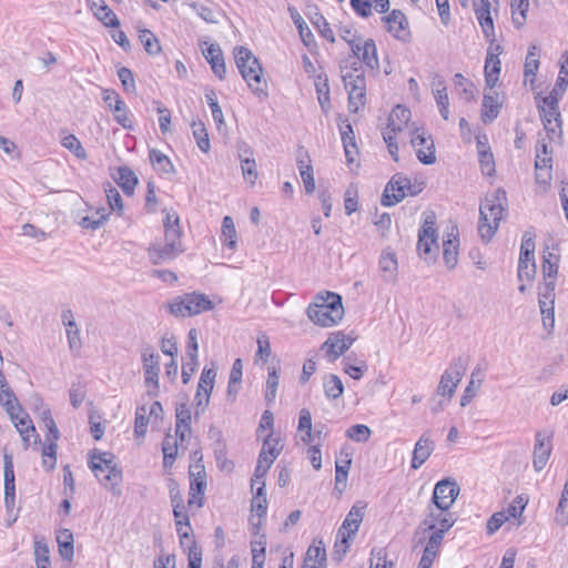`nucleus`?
I'll use <instances>...</instances> for the list:
<instances>
[{
    "label": "nucleus",
    "instance_id": "f257e3e1",
    "mask_svg": "<svg viewBox=\"0 0 568 568\" xmlns=\"http://www.w3.org/2000/svg\"><path fill=\"white\" fill-rule=\"evenodd\" d=\"M341 77L348 93V109L357 113L366 103V80L359 61L347 57L339 63Z\"/></svg>",
    "mask_w": 568,
    "mask_h": 568
},
{
    "label": "nucleus",
    "instance_id": "f03ea898",
    "mask_svg": "<svg viewBox=\"0 0 568 568\" xmlns=\"http://www.w3.org/2000/svg\"><path fill=\"white\" fill-rule=\"evenodd\" d=\"M507 203L506 192L501 189L487 195L479 206L478 234L488 243L495 235L503 219Z\"/></svg>",
    "mask_w": 568,
    "mask_h": 568
},
{
    "label": "nucleus",
    "instance_id": "7ed1b4c3",
    "mask_svg": "<svg viewBox=\"0 0 568 568\" xmlns=\"http://www.w3.org/2000/svg\"><path fill=\"white\" fill-rule=\"evenodd\" d=\"M344 315L342 297L327 292L326 296L317 295L316 302L307 308L308 318L316 325L331 327L338 323Z\"/></svg>",
    "mask_w": 568,
    "mask_h": 568
},
{
    "label": "nucleus",
    "instance_id": "20e7f679",
    "mask_svg": "<svg viewBox=\"0 0 568 568\" xmlns=\"http://www.w3.org/2000/svg\"><path fill=\"white\" fill-rule=\"evenodd\" d=\"M428 509V516L415 530L414 540L417 541L413 546V549H416L419 544L424 542L427 532H430L429 536L439 535L440 540L443 541L445 532L448 531L455 523L453 515L448 510H437L434 505H429Z\"/></svg>",
    "mask_w": 568,
    "mask_h": 568
},
{
    "label": "nucleus",
    "instance_id": "39448f33",
    "mask_svg": "<svg viewBox=\"0 0 568 568\" xmlns=\"http://www.w3.org/2000/svg\"><path fill=\"white\" fill-rule=\"evenodd\" d=\"M191 463L189 466L190 491L189 507L201 508L203 506L204 493L206 489V471L203 464V455L201 450H194L191 454Z\"/></svg>",
    "mask_w": 568,
    "mask_h": 568
},
{
    "label": "nucleus",
    "instance_id": "423d86ee",
    "mask_svg": "<svg viewBox=\"0 0 568 568\" xmlns=\"http://www.w3.org/2000/svg\"><path fill=\"white\" fill-rule=\"evenodd\" d=\"M175 434H166L165 438L162 443V453H163V470L168 476L169 488H170V497L172 503V513L174 517V524L178 526V493L174 488V478H173V466L178 458V423L175 424Z\"/></svg>",
    "mask_w": 568,
    "mask_h": 568
},
{
    "label": "nucleus",
    "instance_id": "0eeeda50",
    "mask_svg": "<svg viewBox=\"0 0 568 568\" xmlns=\"http://www.w3.org/2000/svg\"><path fill=\"white\" fill-rule=\"evenodd\" d=\"M90 468L99 481L106 488H114L122 480V471L113 463V455L110 453L93 454L90 459Z\"/></svg>",
    "mask_w": 568,
    "mask_h": 568
},
{
    "label": "nucleus",
    "instance_id": "6e6552de",
    "mask_svg": "<svg viewBox=\"0 0 568 568\" xmlns=\"http://www.w3.org/2000/svg\"><path fill=\"white\" fill-rule=\"evenodd\" d=\"M236 67L253 91L260 90L262 67L253 53L245 47H236L234 50Z\"/></svg>",
    "mask_w": 568,
    "mask_h": 568
},
{
    "label": "nucleus",
    "instance_id": "1a4fd4ad",
    "mask_svg": "<svg viewBox=\"0 0 568 568\" xmlns=\"http://www.w3.org/2000/svg\"><path fill=\"white\" fill-rule=\"evenodd\" d=\"M364 506L354 505L344 519L342 527L337 532V541L335 544V558L339 561L347 552L349 539L357 532L359 525L364 518Z\"/></svg>",
    "mask_w": 568,
    "mask_h": 568
},
{
    "label": "nucleus",
    "instance_id": "9d476101",
    "mask_svg": "<svg viewBox=\"0 0 568 568\" xmlns=\"http://www.w3.org/2000/svg\"><path fill=\"white\" fill-rule=\"evenodd\" d=\"M422 191L412 184L403 173H396L390 181L386 184L382 196V204L384 206H393L405 199L407 195H417Z\"/></svg>",
    "mask_w": 568,
    "mask_h": 568
},
{
    "label": "nucleus",
    "instance_id": "9b49d317",
    "mask_svg": "<svg viewBox=\"0 0 568 568\" xmlns=\"http://www.w3.org/2000/svg\"><path fill=\"white\" fill-rule=\"evenodd\" d=\"M165 230V245L163 247H152L149 251L150 260L153 264H160L175 257V239L178 236V215L166 213L163 221Z\"/></svg>",
    "mask_w": 568,
    "mask_h": 568
},
{
    "label": "nucleus",
    "instance_id": "f8f14e48",
    "mask_svg": "<svg viewBox=\"0 0 568 568\" xmlns=\"http://www.w3.org/2000/svg\"><path fill=\"white\" fill-rule=\"evenodd\" d=\"M180 546L187 556V568H201L203 560L202 547L192 535L189 516L180 511Z\"/></svg>",
    "mask_w": 568,
    "mask_h": 568
},
{
    "label": "nucleus",
    "instance_id": "ddd939ff",
    "mask_svg": "<svg viewBox=\"0 0 568 568\" xmlns=\"http://www.w3.org/2000/svg\"><path fill=\"white\" fill-rule=\"evenodd\" d=\"M468 365V358L458 356L453 359L448 368L443 373L437 386V394L447 397L449 400L459 382L462 381Z\"/></svg>",
    "mask_w": 568,
    "mask_h": 568
},
{
    "label": "nucleus",
    "instance_id": "4468645a",
    "mask_svg": "<svg viewBox=\"0 0 568 568\" xmlns=\"http://www.w3.org/2000/svg\"><path fill=\"white\" fill-rule=\"evenodd\" d=\"M460 488L455 480H439L434 488L432 503L437 510H449L459 495Z\"/></svg>",
    "mask_w": 568,
    "mask_h": 568
},
{
    "label": "nucleus",
    "instance_id": "2eb2a0df",
    "mask_svg": "<svg viewBox=\"0 0 568 568\" xmlns=\"http://www.w3.org/2000/svg\"><path fill=\"white\" fill-rule=\"evenodd\" d=\"M410 144L423 164L429 165L436 162L435 144L430 135L426 136L418 129L410 130Z\"/></svg>",
    "mask_w": 568,
    "mask_h": 568
},
{
    "label": "nucleus",
    "instance_id": "dca6fc26",
    "mask_svg": "<svg viewBox=\"0 0 568 568\" xmlns=\"http://www.w3.org/2000/svg\"><path fill=\"white\" fill-rule=\"evenodd\" d=\"M437 231L435 229V216L428 215L425 217L422 227L418 231L417 251L419 255H427L432 252L433 246L437 251Z\"/></svg>",
    "mask_w": 568,
    "mask_h": 568
},
{
    "label": "nucleus",
    "instance_id": "f3484780",
    "mask_svg": "<svg viewBox=\"0 0 568 568\" xmlns=\"http://www.w3.org/2000/svg\"><path fill=\"white\" fill-rule=\"evenodd\" d=\"M212 308L213 303L204 294L189 293L180 297V314L183 316H194Z\"/></svg>",
    "mask_w": 568,
    "mask_h": 568
},
{
    "label": "nucleus",
    "instance_id": "a211bd4d",
    "mask_svg": "<svg viewBox=\"0 0 568 568\" xmlns=\"http://www.w3.org/2000/svg\"><path fill=\"white\" fill-rule=\"evenodd\" d=\"M493 2L498 3V0H479L478 2H474L476 18L483 30L484 37L490 43L495 41V28L490 12Z\"/></svg>",
    "mask_w": 568,
    "mask_h": 568
},
{
    "label": "nucleus",
    "instance_id": "6ab92c4d",
    "mask_svg": "<svg viewBox=\"0 0 568 568\" xmlns=\"http://www.w3.org/2000/svg\"><path fill=\"white\" fill-rule=\"evenodd\" d=\"M551 434L537 432L535 436L532 466L536 471L545 468L551 454Z\"/></svg>",
    "mask_w": 568,
    "mask_h": 568
},
{
    "label": "nucleus",
    "instance_id": "aec40b11",
    "mask_svg": "<svg viewBox=\"0 0 568 568\" xmlns=\"http://www.w3.org/2000/svg\"><path fill=\"white\" fill-rule=\"evenodd\" d=\"M353 344V338L346 336L342 332L332 333L322 345V349L326 352L329 362H335L343 355Z\"/></svg>",
    "mask_w": 568,
    "mask_h": 568
},
{
    "label": "nucleus",
    "instance_id": "412c9836",
    "mask_svg": "<svg viewBox=\"0 0 568 568\" xmlns=\"http://www.w3.org/2000/svg\"><path fill=\"white\" fill-rule=\"evenodd\" d=\"M500 53V44L494 45V42L490 43L485 61V82L490 90L496 85L500 73V60L498 58Z\"/></svg>",
    "mask_w": 568,
    "mask_h": 568
},
{
    "label": "nucleus",
    "instance_id": "4be33fe9",
    "mask_svg": "<svg viewBox=\"0 0 568 568\" xmlns=\"http://www.w3.org/2000/svg\"><path fill=\"white\" fill-rule=\"evenodd\" d=\"M387 31L398 40H407L409 37L408 20L400 10H393L388 16L382 18Z\"/></svg>",
    "mask_w": 568,
    "mask_h": 568
},
{
    "label": "nucleus",
    "instance_id": "5701e85b",
    "mask_svg": "<svg viewBox=\"0 0 568 568\" xmlns=\"http://www.w3.org/2000/svg\"><path fill=\"white\" fill-rule=\"evenodd\" d=\"M202 51L214 74L223 80L226 74V67L221 47L217 43L204 42Z\"/></svg>",
    "mask_w": 568,
    "mask_h": 568
},
{
    "label": "nucleus",
    "instance_id": "b1692460",
    "mask_svg": "<svg viewBox=\"0 0 568 568\" xmlns=\"http://www.w3.org/2000/svg\"><path fill=\"white\" fill-rule=\"evenodd\" d=\"M13 422L17 430L19 432L22 440L26 445L30 444L31 437H34V443L39 440V435L36 432L33 423L29 415L20 406V410L14 412L13 415H9Z\"/></svg>",
    "mask_w": 568,
    "mask_h": 568
},
{
    "label": "nucleus",
    "instance_id": "393cba45",
    "mask_svg": "<svg viewBox=\"0 0 568 568\" xmlns=\"http://www.w3.org/2000/svg\"><path fill=\"white\" fill-rule=\"evenodd\" d=\"M435 449V443L430 439L427 434H423L419 439L416 442L410 467L412 469H418L430 457L432 453Z\"/></svg>",
    "mask_w": 568,
    "mask_h": 568
},
{
    "label": "nucleus",
    "instance_id": "a878e982",
    "mask_svg": "<svg viewBox=\"0 0 568 568\" xmlns=\"http://www.w3.org/2000/svg\"><path fill=\"white\" fill-rule=\"evenodd\" d=\"M143 369L145 383L150 386H158L159 383V355H156L151 347H145L142 351Z\"/></svg>",
    "mask_w": 568,
    "mask_h": 568
},
{
    "label": "nucleus",
    "instance_id": "bb28decb",
    "mask_svg": "<svg viewBox=\"0 0 568 568\" xmlns=\"http://www.w3.org/2000/svg\"><path fill=\"white\" fill-rule=\"evenodd\" d=\"M450 233L443 240V258L449 270L454 268L458 262V230L452 226Z\"/></svg>",
    "mask_w": 568,
    "mask_h": 568
},
{
    "label": "nucleus",
    "instance_id": "cd10ccee",
    "mask_svg": "<svg viewBox=\"0 0 568 568\" xmlns=\"http://www.w3.org/2000/svg\"><path fill=\"white\" fill-rule=\"evenodd\" d=\"M545 130L550 134L561 133V120L558 104L538 105Z\"/></svg>",
    "mask_w": 568,
    "mask_h": 568
},
{
    "label": "nucleus",
    "instance_id": "c85d7f7f",
    "mask_svg": "<svg viewBox=\"0 0 568 568\" xmlns=\"http://www.w3.org/2000/svg\"><path fill=\"white\" fill-rule=\"evenodd\" d=\"M410 110L403 106L396 105L388 118V124L385 131H392L394 134H402L405 129H408V122L410 120Z\"/></svg>",
    "mask_w": 568,
    "mask_h": 568
},
{
    "label": "nucleus",
    "instance_id": "c756f323",
    "mask_svg": "<svg viewBox=\"0 0 568 568\" xmlns=\"http://www.w3.org/2000/svg\"><path fill=\"white\" fill-rule=\"evenodd\" d=\"M239 158L244 180L251 185H254L258 178V173L252 150L246 145L240 148Z\"/></svg>",
    "mask_w": 568,
    "mask_h": 568
},
{
    "label": "nucleus",
    "instance_id": "7c9ffc66",
    "mask_svg": "<svg viewBox=\"0 0 568 568\" xmlns=\"http://www.w3.org/2000/svg\"><path fill=\"white\" fill-rule=\"evenodd\" d=\"M88 4L94 17L105 27H119L116 14L108 7L104 0H88Z\"/></svg>",
    "mask_w": 568,
    "mask_h": 568
},
{
    "label": "nucleus",
    "instance_id": "2f4dec72",
    "mask_svg": "<svg viewBox=\"0 0 568 568\" xmlns=\"http://www.w3.org/2000/svg\"><path fill=\"white\" fill-rule=\"evenodd\" d=\"M158 410H161L159 402H154L150 408H146L145 406H139L136 408L134 420V435L136 438H143L145 436L149 425V416L155 414Z\"/></svg>",
    "mask_w": 568,
    "mask_h": 568
},
{
    "label": "nucleus",
    "instance_id": "473e14b6",
    "mask_svg": "<svg viewBox=\"0 0 568 568\" xmlns=\"http://www.w3.org/2000/svg\"><path fill=\"white\" fill-rule=\"evenodd\" d=\"M326 550L322 540L314 541L307 549L302 568H325Z\"/></svg>",
    "mask_w": 568,
    "mask_h": 568
},
{
    "label": "nucleus",
    "instance_id": "72a5a7b5",
    "mask_svg": "<svg viewBox=\"0 0 568 568\" xmlns=\"http://www.w3.org/2000/svg\"><path fill=\"white\" fill-rule=\"evenodd\" d=\"M283 449V445L281 444L280 438L273 437V434H268L264 440L263 446L258 455V459L261 463H267V465H273L274 460L281 454Z\"/></svg>",
    "mask_w": 568,
    "mask_h": 568
},
{
    "label": "nucleus",
    "instance_id": "f704fd0d",
    "mask_svg": "<svg viewBox=\"0 0 568 568\" xmlns=\"http://www.w3.org/2000/svg\"><path fill=\"white\" fill-rule=\"evenodd\" d=\"M501 103L498 101L496 92H488L484 94L481 103V120L484 123L493 122L499 114Z\"/></svg>",
    "mask_w": 568,
    "mask_h": 568
},
{
    "label": "nucleus",
    "instance_id": "c9c22d12",
    "mask_svg": "<svg viewBox=\"0 0 568 568\" xmlns=\"http://www.w3.org/2000/svg\"><path fill=\"white\" fill-rule=\"evenodd\" d=\"M568 87V69L565 67V64L560 65L559 74L556 81V84L554 89L550 91V93L542 99L544 104H551L556 105L558 104L559 100L561 99L562 94L565 93L566 89Z\"/></svg>",
    "mask_w": 568,
    "mask_h": 568
},
{
    "label": "nucleus",
    "instance_id": "e433bc0d",
    "mask_svg": "<svg viewBox=\"0 0 568 568\" xmlns=\"http://www.w3.org/2000/svg\"><path fill=\"white\" fill-rule=\"evenodd\" d=\"M433 93L436 100V103L439 109V113L444 120H448L449 118V99L446 91L445 82L440 77H435L433 81Z\"/></svg>",
    "mask_w": 568,
    "mask_h": 568
},
{
    "label": "nucleus",
    "instance_id": "4c0bfd02",
    "mask_svg": "<svg viewBox=\"0 0 568 568\" xmlns=\"http://www.w3.org/2000/svg\"><path fill=\"white\" fill-rule=\"evenodd\" d=\"M484 381V371L477 366L473 369L470 374V381L468 385L466 386L464 394L460 398V405L465 407L468 405L473 398L477 395V392L479 390L481 384Z\"/></svg>",
    "mask_w": 568,
    "mask_h": 568
},
{
    "label": "nucleus",
    "instance_id": "58836bf2",
    "mask_svg": "<svg viewBox=\"0 0 568 568\" xmlns=\"http://www.w3.org/2000/svg\"><path fill=\"white\" fill-rule=\"evenodd\" d=\"M379 270L383 273V278L386 282H395L396 281V272H397V258L395 253L390 251H383L379 257Z\"/></svg>",
    "mask_w": 568,
    "mask_h": 568
},
{
    "label": "nucleus",
    "instance_id": "ea45409f",
    "mask_svg": "<svg viewBox=\"0 0 568 568\" xmlns=\"http://www.w3.org/2000/svg\"><path fill=\"white\" fill-rule=\"evenodd\" d=\"M149 159L153 169L160 174H172L174 166L171 159L162 151L152 149L149 152Z\"/></svg>",
    "mask_w": 568,
    "mask_h": 568
},
{
    "label": "nucleus",
    "instance_id": "a19ab883",
    "mask_svg": "<svg viewBox=\"0 0 568 568\" xmlns=\"http://www.w3.org/2000/svg\"><path fill=\"white\" fill-rule=\"evenodd\" d=\"M362 53L359 55L361 64L364 63L368 69L378 71L379 61L377 58V48L373 39H366L365 45H362Z\"/></svg>",
    "mask_w": 568,
    "mask_h": 568
},
{
    "label": "nucleus",
    "instance_id": "79ce46f5",
    "mask_svg": "<svg viewBox=\"0 0 568 568\" xmlns=\"http://www.w3.org/2000/svg\"><path fill=\"white\" fill-rule=\"evenodd\" d=\"M539 48L536 44H531L528 49L524 65V75L526 80L530 78L531 83H534L535 75L539 69Z\"/></svg>",
    "mask_w": 568,
    "mask_h": 568
},
{
    "label": "nucleus",
    "instance_id": "37998d69",
    "mask_svg": "<svg viewBox=\"0 0 568 568\" xmlns=\"http://www.w3.org/2000/svg\"><path fill=\"white\" fill-rule=\"evenodd\" d=\"M559 255L548 252L542 256L541 272L544 282L550 281L556 283L559 268Z\"/></svg>",
    "mask_w": 568,
    "mask_h": 568
},
{
    "label": "nucleus",
    "instance_id": "c03bdc74",
    "mask_svg": "<svg viewBox=\"0 0 568 568\" xmlns=\"http://www.w3.org/2000/svg\"><path fill=\"white\" fill-rule=\"evenodd\" d=\"M536 275L535 255L527 256L519 255L517 276L520 282L532 281Z\"/></svg>",
    "mask_w": 568,
    "mask_h": 568
},
{
    "label": "nucleus",
    "instance_id": "a18cd8bd",
    "mask_svg": "<svg viewBox=\"0 0 568 568\" xmlns=\"http://www.w3.org/2000/svg\"><path fill=\"white\" fill-rule=\"evenodd\" d=\"M455 89L459 92L460 97L465 101H471L475 99L476 87L473 82L466 79L462 73H456L453 78Z\"/></svg>",
    "mask_w": 568,
    "mask_h": 568
},
{
    "label": "nucleus",
    "instance_id": "49530a36",
    "mask_svg": "<svg viewBox=\"0 0 568 568\" xmlns=\"http://www.w3.org/2000/svg\"><path fill=\"white\" fill-rule=\"evenodd\" d=\"M324 393L328 399H337L344 393L342 379L334 374H329L324 378Z\"/></svg>",
    "mask_w": 568,
    "mask_h": 568
},
{
    "label": "nucleus",
    "instance_id": "de8ad7c7",
    "mask_svg": "<svg viewBox=\"0 0 568 568\" xmlns=\"http://www.w3.org/2000/svg\"><path fill=\"white\" fill-rule=\"evenodd\" d=\"M118 184L122 187L123 192L128 195L132 194L138 183V179L132 170L126 166L119 168L118 170Z\"/></svg>",
    "mask_w": 568,
    "mask_h": 568
},
{
    "label": "nucleus",
    "instance_id": "09e8293b",
    "mask_svg": "<svg viewBox=\"0 0 568 568\" xmlns=\"http://www.w3.org/2000/svg\"><path fill=\"white\" fill-rule=\"evenodd\" d=\"M271 466L272 465H267V463H261V460L257 459V464L252 478V488L256 487V495L258 496H263L266 491L265 476Z\"/></svg>",
    "mask_w": 568,
    "mask_h": 568
},
{
    "label": "nucleus",
    "instance_id": "8fccbe9b",
    "mask_svg": "<svg viewBox=\"0 0 568 568\" xmlns=\"http://www.w3.org/2000/svg\"><path fill=\"white\" fill-rule=\"evenodd\" d=\"M510 7L513 13V23L517 29H519L526 21L527 11L529 9V0H511Z\"/></svg>",
    "mask_w": 568,
    "mask_h": 568
},
{
    "label": "nucleus",
    "instance_id": "3c124183",
    "mask_svg": "<svg viewBox=\"0 0 568 568\" xmlns=\"http://www.w3.org/2000/svg\"><path fill=\"white\" fill-rule=\"evenodd\" d=\"M278 374L275 366L268 367V375L266 379L265 400L267 405H272L275 402L277 387H278Z\"/></svg>",
    "mask_w": 568,
    "mask_h": 568
},
{
    "label": "nucleus",
    "instance_id": "603ef678",
    "mask_svg": "<svg viewBox=\"0 0 568 568\" xmlns=\"http://www.w3.org/2000/svg\"><path fill=\"white\" fill-rule=\"evenodd\" d=\"M108 216H109V213L106 212V210L104 207H101L99 210L95 211V213L93 215H88V216H84L81 219V221L79 222V224L83 227V229H90V230H98L99 227H101L105 221L108 220Z\"/></svg>",
    "mask_w": 568,
    "mask_h": 568
},
{
    "label": "nucleus",
    "instance_id": "864d4df0",
    "mask_svg": "<svg viewBox=\"0 0 568 568\" xmlns=\"http://www.w3.org/2000/svg\"><path fill=\"white\" fill-rule=\"evenodd\" d=\"M291 18L296 26L300 37L305 45H310L311 42L314 41V37L301 14L293 8H290Z\"/></svg>",
    "mask_w": 568,
    "mask_h": 568
},
{
    "label": "nucleus",
    "instance_id": "5fc2aeb1",
    "mask_svg": "<svg viewBox=\"0 0 568 568\" xmlns=\"http://www.w3.org/2000/svg\"><path fill=\"white\" fill-rule=\"evenodd\" d=\"M0 404L6 408L9 415H13L14 412L20 410L21 406L16 395L8 386L0 388Z\"/></svg>",
    "mask_w": 568,
    "mask_h": 568
},
{
    "label": "nucleus",
    "instance_id": "6e6d98bb",
    "mask_svg": "<svg viewBox=\"0 0 568 568\" xmlns=\"http://www.w3.org/2000/svg\"><path fill=\"white\" fill-rule=\"evenodd\" d=\"M61 144L63 148L72 152L78 159H87V152L82 146L81 142L74 134H68L62 138Z\"/></svg>",
    "mask_w": 568,
    "mask_h": 568
},
{
    "label": "nucleus",
    "instance_id": "4d7b16f0",
    "mask_svg": "<svg viewBox=\"0 0 568 568\" xmlns=\"http://www.w3.org/2000/svg\"><path fill=\"white\" fill-rule=\"evenodd\" d=\"M222 235L225 237V245L234 250L236 247V230L232 217L224 216L222 222Z\"/></svg>",
    "mask_w": 568,
    "mask_h": 568
},
{
    "label": "nucleus",
    "instance_id": "13d9d810",
    "mask_svg": "<svg viewBox=\"0 0 568 568\" xmlns=\"http://www.w3.org/2000/svg\"><path fill=\"white\" fill-rule=\"evenodd\" d=\"M185 6H187L193 12H195L205 22H209V23L217 22L216 12L212 8L206 7L205 4L200 3V2L185 3Z\"/></svg>",
    "mask_w": 568,
    "mask_h": 568
},
{
    "label": "nucleus",
    "instance_id": "bf43d9fd",
    "mask_svg": "<svg viewBox=\"0 0 568 568\" xmlns=\"http://www.w3.org/2000/svg\"><path fill=\"white\" fill-rule=\"evenodd\" d=\"M193 135L196 140V144L199 149L206 153L210 151V139L207 131L203 123H193L192 124Z\"/></svg>",
    "mask_w": 568,
    "mask_h": 568
},
{
    "label": "nucleus",
    "instance_id": "052dcab7",
    "mask_svg": "<svg viewBox=\"0 0 568 568\" xmlns=\"http://www.w3.org/2000/svg\"><path fill=\"white\" fill-rule=\"evenodd\" d=\"M49 444L42 450V465L47 470H52L57 464V440L50 438Z\"/></svg>",
    "mask_w": 568,
    "mask_h": 568
},
{
    "label": "nucleus",
    "instance_id": "680f3d73",
    "mask_svg": "<svg viewBox=\"0 0 568 568\" xmlns=\"http://www.w3.org/2000/svg\"><path fill=\"white\" fill-rule=\"evenodd\" d=\"M139 39L149 54H156L160 52L161 48L159 40L150 30H142L139 34Z\"/></svg>",
    "mask_w": 568,
    "mask_h": 568
},
{
    "label": "nucleus",
    "instance_id": "e2e57ef3",
    "mask_svg": "<svg viewBox=\"0 0 568 568\" xmlns=\"http://www.w3.org/2000/svg\"><path fill=\"white\" fill-rule=\"evenodd\" d=\"M371 434L372 432L369 427L363 424L351 426L346 430V436L356 443L367 442L371 437Z\"/></svg>",
    "mask_w": 568,
    "mask_h": 568
},
{
    "label": "nucleus",
    "instance_id": "0e129e2a",
    "mask_svg": "<svg viewBox=\"0 0 568 568\" xmlns=\"http://www.w3.org/2000/svg\"><path fill=\"white\" fill-rule=\"evenodd\" d=\"M312 23L323 38H325L327 41L332 43L335 42L334 32L331 29L329 23L326 21L324 16L316 13L315 17L312 19Z\"/></svg>",
    "mask_w": 568,
    "mask_h": 568
},
{
    "label": "nucleus",
    "instance_id": "69168bd1",
    "mask_svg": "<svg viewBox=\"0 0 568 568\" xmlns=\"http://www.w3.org/2000/svg\"><path fill=\"white\" fill-rule=\"evenodd\" d=\"M442 540H440V536L439 535H436V536H428L427 538V542L425 545V548H424V551H423V557L430 560L433 564H434V560L436 559L438 552H439V549H440V546H442Z\"/></svg>",
    "mask_w": 568,
    "mask_h": 568
},
{
    "label": "nucleus",
    "instance_id": "338daca9",
    "mask_svg": "<svg viewBox=\"0 0 568 568\" xmlns=\"http://www.w3.org/2000/svg\"><path fill=\"white\" fill-rule=\"evenodd\" d=\"M50 550L45 544L36 541L34 544V556L37 568H49L50 567Z\"/></svg>",
    "mask_w": 568,
    "mask_h": 568
},
{
    "label": "nucleus",
    "instance_id": "774afa93",
    "mask_svg": "<svg viewBox=\"0 0 568 568\" xmlns=\"http://www.w3.org/2000/svg\"><path fill=\"white\" fill-rule=\"evenodd\" d=\"M65 334L71 353L78 355L82 347V341L78 325L74 324V327L65 326Z\"/></svg>",
    "mask_w": 568,
    "mask_h": 568
}]
</instances>
